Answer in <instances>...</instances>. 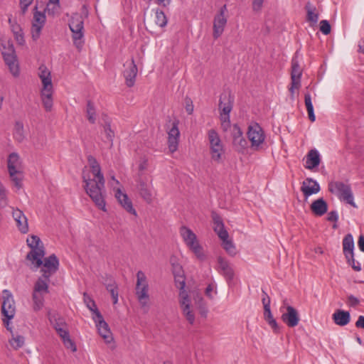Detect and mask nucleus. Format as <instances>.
Masks as SVG:
<instances>
[{
    "label": "nucleus",
    "mask_w": 364,
    "mask_h": 364,
    "mask_svg": "<svg viewBox=\"0 0 364 364\" xmlns=\"http://www.w3.org/2000/svg\"><path fill=\"white\" fill-rule=\"evenodd\" d=\"M93 178H90V175L82 172V181L85 183L84 188L86 193L91 198L95 205L100 210L106 212V203L105 194V178L101 172L100 166L96 168H91Z\"/></svg>",
    "instance_id": "f257e3e1"
},
{
    "label": "nucleus",
    "mask_w": 364,
    "mask_h": 364,
    "mask_svg": "<svg viewBox=\"0 0 364 364\" xmlns=\"http://www.w3.org/2000/svg\"><path fill=\"white\" fill-rule=\"evenodd\" d=\"M43 87L41 90V98L46 112H50L53 105V86L50 70H41L38 73Z\"/></svg>",
    "instance_id": "f03ea898"
},
{
    "label": "nucleus",
    "mask_w": 364,
    "mask_h": 364,
    "mask_svg": "<svg viewBox=\"0 0 364 364\" xmlns=\"http://www.w3.org/2000/svg\"><path fill=\"white\" fill-rule=\"evenodd\" d=\"M212 218L214 224L213 230L222 240L223 247L229 255L235 256L237 253L236 247L232 241L229 240V235L225 228L222 218L215 213H213Z\"/></svg>",
    "instance_id": "7ed1b4c3"
},
{
    "label": "nucleus",
    "mask_w": 364,
    "mask_h": 364,
    "mask_svg": "<svg viewBox=\"0 0 364 364\" xmlns=\"http://www.w3.org/2000/svg\"><path fill=\"white\" fill-rule=\"evenodd\" d=\"M26 242L31 248V251L26 255V259L31 261L35 264L36 268L41 267L46 254L42 241L38 236L31 235L27 238Z\"/></svg>",
    "instance_id": "20e7f679"
},
{
    "label": "nucleus",
    "mask_w": 364,
    "mask_h": 364,
    "mask_svg": "<svg viewBox=\"0 0 364 364\" xmlns=\"http://www.w3.org/2000/svg\"><path fill=\"white\" fill-rule=\"evenodd\" d=\"M328 191L336 195L341 201L357 208L354 202L353 193L350 184L343 181H331L328 183Z\"/></svg>",
    "instance_id": "39448f33"
},
{
    "label": "nucleus",
    "mask_w": 364,
    "mask_h": 364,
    "mask_svg": "<svg viewBox=\"0 0 364 364\" xmlns=\"http://www.w3.org/2000/svg\"><path fill=\"white\" fill-rule=\"evenodd\" d=\"M135 294L141 307L144 312L149 310V284L145 274L139 270L136 273Z\"/></svg>",
    "instance_id": "423d86ee"
},
{
    "label": "nucleus",
    "mask_w": 364,
    "mask_h": 364,
    "mask_svg": "<svg viewBox=\"0 0 364 364\" xmlns=\"http://www.w3.org/2000/svg\"><path fill=\"white\" fill-rule=\"evenodd\" d=\"M69 28L73 33V41L77 49H81L84 44V18L78 13L72 15L69 20Z\"/></svg>",
    "instance_id": "0eeeda50"
},
{
    "label": "nucleus",
    "mask_w": 364,
    "mask_h": 364,
    "mask_svg": "<svg viewBox=\"0 0 364 364\" xmlns=\"http://www.w3.org/2000/svg\"><path fill=\"white\" fill-rule=\"evenodd\" d=\"M21 167V161L18 154L15 152L10 154L8 158V171L11 181L18 189L22 187L23 176L20 170Z\"/></svg>",
    "instance_id": "6e6552de"
},
{
    "label": "nucleus",
    "mask_w": 364,
    "mask_h": 364,
    "mask_svg": "<svg viewBox=\"0 0 364 364\" xmlns=\"http://www.w3.org/2000/svg\"><path fill=\"white\" fill-rule=\"evenodd\" d=\"M247 135L251 143V148L255 151L259 150L265 140L264 132L262 127L257 122H252L248 126Z\"/></svg>",
    "instance_id": "1a4fd4ad"
},
{
    "label": "nucleus",
    "mask_w": 364,
    "mask_h": 364,
    "mask_svg": "<svg viewBox=\"0 0 364 364\" xmlns=\"http://www.w3.org/2000/svg\"><path fill=\"white\" fill-rule=\"evenodd\" d=\"M1 314L9 319H13L16 314L15 301L12 293L8 290L2 291Z\"/></svg>",
    "instance_id": "9d476101"
},
{
    "label": "nucleus",
    "mask_w": 364,
    "mask_h": 364,
    "mask_svg": "<svg viewBox=\"0 0 364 364\" xmlns=\"http://www.w3.org/2000/svg\"><path fill=\"white\" fill-rule=\"evenodd\" d=\"M59 265V259L55 254H52L43 259L41 272L44 275V277L50 278L57 272Z\"/></svg>",
    "instance_id": "9b49d317"
},
{
    "label": "nucleus",
    "mask_w": 364,
    "mask_h": 364,
    "mask_svg": "<svg viewBox=\"0 0 364 364\" xmlns=\"http://www.w3.org/2000/svg\"><path fill=\"white\" fill-rule=\"evenodd\" d=\"M179 304L186 320L190 324H193L195 322V315L191 310V300L187 292H182L181 294Z\"/></svg>",
    "instance_id": "f8f14e48"
},
{
    "label": "nucleus",
    "mask_w": 364,
    "mask_h": 364,
    "mask_svg": "<svg viewBox=\"0 0 364 364\" xmlns=\"http://www.w3.org/2000/svg\"><path fill=\"white\" fill-rule=\"evenodd\" d=\"M98 329L100 335L105 339L106 343H110L112 341V333L108 324L104 320L101 313H97V317H93Z\"/></svg>",
    "instance_id": "ddd939ff"
},
{
    "label": "nucleus",
    "mask_w": 364,
    "mask_h": 364,
    "mask_svg": "<svg viewBox=\"0 0 364 364\" xmlns=\"http://www.w3.org/2000/svg\"><path fill=\"white\" fill-rule=\"evenodd\" d=\"M286 309L287 311L282 315V320L290 328L296 326L300 320L298 311L289 305L287 306Z\"/></svg>",
    "instance_id": "4468645a"
},
{
    "label": "nucleus",
    "mask_w": 364,
    "mask_h": 364,
    "mask_svg": "<svg viewBox=\"0 0 364 364\" xmlns=\"http://www.w3.org/2000/svg\"><path fill=\"white\" fill-rule=\"evenodd\" d=\"M226 6L224 5L220 11V13L215 16L213 22V37L217 39L221 36L224 31V27L227 23V19L225 17V11Z\"/></svg>",
    "instance_id": "2eb2a0df"
},
{
    "label": "nucleus",
    "mask_w": 364,
    "mask_h": 364,
    "mask_svg": "<svg viewBox=\"0 0 364 364\" xmlns=\"http://www.w3.org/2000/svg\"><path fill=\"white\" fill-rule=\"evenodd\" d=\"M11 208L12 209V217L16 223L18 230L23 234L27 233L29 230L27 218L19 209H15L13 207H11Z\"/></svg>",
    "instance_id": "dca6fc26"
},
{
    "label": "nucleus",
    "mask_w": 364,
    "mask_h": 364,
    "mask_svg": "<svg viewBox=\"0 0 364 364\" xmlns=\"http://www.w3.org/2000/svg\"><path fill=\"white\" fill-rule=\"evenodd\" d=\"M321 190L319 183L311 178H306L301 185V191L306 198L313 194H316Z\"/></svg>",
    "instance_id": "f3484780"
},
{
    "label": "nucleus",
    "mask_w": 364,
    "mask_h": 364,
    "mask_svg": "<svg viewBox=\"0 0 364 364\" xmlns=\"http://www.w3.org/2000/svg\"><path fill=\"white\" fill-rule=\"evenodd\" d=\"M178 121H174L172 127L168 132V149L171 153L176 151L178 149V138L180 132L178 128Z\"/></svg>",
    "instance_id": "a211bd4d"
},
{
    "label": "nucleus",
    "mask_w": 364,
    "mask_h": 364,
    "mask_svg": "<svg viewBox=\"0 0 364 364\" xmlns=\"http://www.w3.org/2000/svg\"><path fill=\"white\" fill-rule=\"evenodd\" d=\"M115 197L124 210L130 214L136 215V212L133 207L132 202L129 198L127 194L123 193L119 188H117L115 193Z\"/></svg>",
    "instance_id": "6ab92c4d"
},
{
    "label": "nucleus",
    "mask_w": 364,
    "mask_h": 364,
    "mask_svg": "<svg viewBox=\"0 0 364 364\" xmlns=\"http://www.w3.org/2000/svg\"><path fill=\"white\" fill-rule=\"evenodd\" d=\"M219 271L228 281H231L234 277V271L229 262L224 257L220 256L218 257Z\"/></svg>",
    "instance_id": "aec40b11"
},
{
    "label": "nucleus",
    "mask_w": 364,
    "mask_h": 364,
    "mask_svg": "<svg viewBox=\"0 0 364 364\" xmlns=\"http://www.w3.org/2000/svg\"><path fill=\"white\" fill-rule=\"evenodd\" d=\"M234 98L230 92H223L220 95L219 109L224 113H230L233 107Z\"/></svg>",
    "instance_id": "412c9836"
},
{
    "label": "nucleus",
    "mask_w": 364,
    "mask_h": 364,
    "mask_svg": "<svg viewBox=\"0 0 364 364\" xmlns=\"http://www.w3.org/2000/svg\"><path fill=\"white\" fill-rule=\"evenodd\" d=\"M55 331L58 333V335L60 337L64 346L67 348H70L73 352L77 350V348L75 343L70 338L68 326H66L65 328H58V329L55 330Z\"/></svg>",
    "instance_id": "4be33fe9"
},
{
    "label": "nucleus",
    "mask_w": 364,
    "mask_h": 364,
    "mask_svg": "<svg viewBox=\"0 0 364 364\" xmlns=\"http://www.w3.org/2000/svg\"><path fill=\"white\" fill-rule=\"evenodd\" d=\"M333 322L340 326H345L350 321V314L349 311L342 309H337L332 315Z\"/></svg>",
    "instance_id": "5701e85b"
},
{
    "label": "nucleus",
    "mask_w": 364,
    "mask_h": 364,
    "mask_svg": "<svg viewBox=\"0 0 364 364\" xmlns=\"http://www.w3.org/2000/svg\"><path fill=\"white\" fill-rule=\"evenodd\" d=\"M321 162L320 154L316 149L310 150L306 156L305 168L312 170L318 167Z\"/></svg>",
    "instance_id": "b1692460"
},
{
    "label": "nucleus",
    "mask_w": 364,
    "mask_h": 364,
    "mask_svg": "<svg viewBox=\"0 0 364 364\" xmlns=\"http://www.w3.org/2000/svg\"><path fill=\"white\" fill-rule=\"evenodd\" d=\"M137 182V189L140 196L143 198L144 200L148 203H151L152 200V194L151 191L149 189L146 181L143 180L140 176H139V178L136 181Z\"/></svg>",
    "instance_id": "393cba45"
},
{
    "label": "nucleus",
    "mask_w": 364,
    "mask_h": 364,
    "mask_svg": "<svg viewBox=\"0 0 364 364\" xmlns=\"http://www.w3.org/2000/svg\"><path fill=\"white\" fill-rule=\"evenodd\" d=\"M311 210L315 215L322 216L328 210V204L323 198H318L311 203Z\"/></svg>",
    "instance_id": "a878e982"
},
{
    "label": "nucleus",
    "mask_w": 364,
    "mask_h": 364,
    "mask_svg": "<svg viewBox=\"0 0 364 364\" xmlns=\"http://www.w3.org/2000/svg\"><path fill=\"white\" fill-rule=\"evenodd\" d=\"M48 318L50 321V323L55 330L58 329V328H65L68 326L65 318L56 311L52 312L49 311L48 312Z\"/></svg>",
    "instance_id": "bb28decb"
},
{
    "label": "nucleus",
    "mask_w": 364,
    "mask_h": 364,
    "mask_svg": "<svg viewBox=\"0 0 364 364\" xmlns=\"http://www.w3.org/2000/svg\"><path fill=\"white\" fill-rule=\"evenodd\" d=\"M305 10L306 11V21L310 23L311 26H314L317 23L319 16L316 6L310 2H307L305 5Z\"/></svg>",
    "instance_id": "cd10ccee"
},
{
    "label": "nucleus",
    "mask_w": 364,
    "mask_h": 364,
    "mask_svg": "<svg viewBox=\"0 0 364 364\" xmlns=\"http://www.w3.org/2000/svg\"><path fill=\"white\" fill-rule=\"evenodd\" d=\"M180 234L188 247L193 245V243L198 241L196 234L190 228L186 226H182L181 228Z\"/></svg>",
    "instance_id": "c85d7f7f"
},
{
    "label": "nucleus",
    "mask_w": 364,
    "mask_h": 364,
    "mask_svg": "<svg viewBox=\"0 0 364 364\" xmlns=\"http://www.w3.org/2000/svg\"><path fill=\"white\" fill-rule=\"evenodd\" d=\"M264 318L275 333H278L279 332V326L272 316L270 306H267V305H266V306L264 307Z\"/></svg>",
    "instance_id": "c756f323"
},
{
    "label": "nucleus",
    "mask_w": 364,
    "mask_h": 364,
    "mask_svg": "<svg viewBox=\"0 0 364 364\" xmlns=\"http://www.w3.org/2000/svg\"><path fill=\"white\" fill-rule=\"evenodd\" d=\"M50 282V278L44 277V275L42 274L41 277H40L37 281L36 282L34 287H33V291L43 293V294H48L49 292L48 291V283Z\"/></svg>",
    "instance_id": "7c9ffc66"
},
{
    "label": "nucleus",
    "mask_w": 364,
    "mask_h": 364,
    "mask_svg": "<svg viewBox=\"0 0 364 364\" xmlns=\"http://www.w3.org/2000/svg\"><path fill=\"white\" fill-rule=\"evenodd\" d=\"M343 252L345 256L354 253V240L350 233L347 234L343 239Z\"/></svg>",
    "instance_id": "2f4dec72"
},
{
    "label": "nucleus",
    "mask_w": 364,
    "mask_h": 364,
    "mask_svg": "<svg viewBox=\"0 0 364 364\" xmlns=\"http://www.w3.org/2000/svg\"><path fill=\"white\" fill-rule=\"evenodd\" d=\"M105 285L106 286L107 290L109 291L112 296L113 304H116L118 301V287L116 282L110 278L105 281Z\"/></svg>",
    "instance_id": "473e14b6"
},
{
    "label": "nucleus",
    "mask_w": 364,
    "mask_h": 364,
    "mask_svg": "<svg viewBox=\"0 0 364 364\" xmlns=\"http://www.w3.org/2000/svg\"><path fill=\"white\" fill-rule=\"evenodd\" d=\"M44 295L45 294L33 291V309L35 311H40L44 305Z\"/></svg>",
    "instance_id": "72a5a7b5"
},
{
    "label": "nucleus",
    "mask_w": 364,
    "mask_h": 364,
    "mask_svg": "<svg viewBox=\"0 0 364 364\" xmlns=\"http://www.w3.org/2000/svg\"><path fill=\"white\" fill-rule=\"evenodd\" d=\"M210 154L211 159L218 163L222 161V156L225 153L224 147L223 144L217 146H210Z\"/></svg>",
    "instance_id": "f704fd0d"
},
{
    "label": "nucleus",
    "mask_w": 364,
    "mask_h": 364,
    "mask_svg": "<svg viewBox=\"0 0 364 364\" xmlns=\"http://www.w3.org/2000/svg\"><path fill=\"white\" fill-rule=\"evenodd\" d=\"M302 70H291V86L289 88V91L293 93L294 89H299L301 84Z\"/></svg>",
    "instance_id": "c9c22d12"
},
{
    "label": "nucleus",
    "mask_w": 364,
    "mask_h": 364,
    "mask_svg": "<svg viewBox=\"0 0 364 364\" xmlns=\"http://www.w3.org/2000/svg\"><path fill=\"white\" fill-rule=\"evenodd\" d=\"M137 73L138 70H124L123 76L128 87H131L134 85Z\"/></svg>",
    "instance_id": "e433bc0d"
},
{
    "label": "nucleus",
    "mask_w": 364,
    "mask_h": 364,
    "mask_svg": "<svg viewBox=\"0 0 364 364\" xmlns=\"http://www.w3.org/2000/svg\"><path fill=\"white\" fill-rule=\"evenodd\" d=\"M14 138L18 142H22L26 136L24 134L23 124L21 122H16L14 129Z\"/></svg>",
    "instance_id": "4c0bfd02"
},
{
    "label": "nucleus",
    "mask_w": 364,
    "mask_h": 364,
    "mask_svg": "<svg viewBox=\"0 0 364 364\" xmlns=\"http://www.w3.org/2000/svg\"><path fill=\"white\" fill-rule=\"evenodd\" d=\"M304 102H305V105H306V110H307L308 115H309V119L311 122H313L316 120V116L314 114V107H313V104H312V101H311V97L309 92L306 93L304 95Z\"/></svg>",
    "instance_id": "58836bf2"
},
{
    "label": "nucleus",
    "mask_w": 364,
    "mask_h": 364,
    "mask_svg": "<svg viewBox=\"0 0 364 364\" xmlns=\"http://www.w3.org/2000/svg\"><path fill=\"white\" fill-rule=\"evenodd\" d=\"M1 45L2 46V55L16 53L13 42L11 39L6 40L1 38Z\"/></svg>",
    "instance_id": "ea45409f"
},
{
    "label": "nucleus",
    "mask_w": 364,
    "mask_h": 364,
    "mask_svg": "<svg viewBox=\"0 0 364 364\" xmlns=\"http://www.w3.org/2000/svg\"><path fill=\"white\" fill-rule=\"evenodd\" d=\"M232 144L235 149L237 152L243 153L245 150L247 148L248 142L242 136L240 138L237 137V139L232 140Z\"/></svg>",
    "instance_id": "a19ab883"
},
{
    "label": "nucleus",
    "mask_w": 364,
    "mask_h": 364,
    "mask_svg": "<svg viewBox=\"0 0 364 364\" xmlns=\"http://www.w3.org/2000/svg\"><path fill=\"white\" fill-rule=\"evenodd\" d=\"M86 113L88 121L91 124H95L96 121V111L94 104L90 100H88L87 102Z\"/></svg>",
    "instance_id": "79ce46f5"
},
{
    "label": "nucleus",
    "mask_w": 364,
    "mask_h": 364,
    "mask_svg": "<svg viewBox=\"0 0 364 364\" xmlns=\"http://www.w3.org/2000/svg\"><path fill=\"white\" fill-rule=\"evenodd\" d=\"M84 301L86 304L87 307L93 313L94 316L97 317V313H100L98 310L97 305L93 299H92L89 296L86 294H84Z\"/></svg>",
    "instance_id": "37998d69"
},
{
    "label": "nucleus",
    "mask_w": 364,
    "mask_h": 364,
    "mask_svg": "<svg viewBox=\"0 0 364 364\" xmlns=\"http://www.w3.org/2000/svg\"><path fill=\"white\" fill-rule=\"evenodd\" d=\"M156 23L161 28H164L167 25L168 19L164 12L160 9L156 10Z\"/></svg>",
    "instance_id": "c03bdc74"
},
{
    "label": "nucleus",
    "mask_w": 364,
    "mask_h": 364,
    "mask_svg": "<svg viewBox=\"0 0 364 364\" xmlns=\"http://www.w3.org/2000/svg\"><path fill=\"white\" fill-rule=\"evenodd\" d=\"M208 135L210 146L223 144L221 142L220 138L215 130H214V129L209 130Z\"/></svg>",
    "instance_id": "a18cd8bd"
},
{
    "label": "nucleus",
    "mask_w": 364,
    "mask_h": 364,
    "mask_svg": "<svg viewBox=\"0 0 364 364\" xmlns=\"http://www.w3.org/2000/svg\"><path fill=\"white\" fill-rule=\"evenodd\" d=\"M3 58L5 63L9 66V68H13L14 66H16V68H18V64L16 63L17 56L16 53L3 55Z\"/></svg>",
    "instance_id": "49530a36"
},
{
    "label": "nucleus",
    "mask_w": 364,
    "mask_h": 364,
    "mask_svg": "<svg viewBox=\"0 0 364 364\" xmlns=\"http://www.w3.org/2000/svg\"><path fill=\"white\" fill-rule=\"evenodd\" d=\"M345 257L347 260V263L350 266H351V267L353 268V270H355L356 272L361 271V269H362L361 264L359 262L355 261V259L354 258V253L347 255V256H345Z\"/></svg>",
    "instance_id": "de8ad7c7"
},
{
    "label": "nucleus",
    "mask_w": 364,
    "mask_h": 364,
    "mask_svg": "<svg viewBox=\"0 0 364 364\" xmlns=\"http://www.w3.org/2000/svg\"><path fill=\"white\" fill-rule=\"evenodd\" d=\"M188 247L199 259L203 260L205 259V255L203 252V247L200 246L198 241L193 243V245H190Z\"/></svg>",
    "instance_id": "09e8293b"
},
{
    "label": "nucleus",
    "mask_w": 364,
    "mask_h": 364,
    "mask_svg": "<svg viewBox=\"0 0 364 364\" xmlns=\"http://www.w3.org/2000/svg\"><path fill=\"white\" fill-rule=\"evenodd\" d=\"M174 281L176 287L179 289V297L181 298V294L182 292H186L185 289L186 286V281H185V276L183 275H178V276H174Z\"/></svg>",
    "instance_id": "8fccbe9b"
},
{
    "label": "nucleus",
    "mask_w": 364,
    "mask_h": 364,
    "mask_svg": "<svg viewBox=\"0 0 364 364\" xmlns=\"http://www.w3.org/2000/svg\"><path fill=\"white\" fill-rule=\"evenodd\" d=\"M9 200L7 192L3 184L0 182V208H4L8 206Z\"/></svg>",
    "instance_id": "3c124183"
},
{
    "label": "nucleus",
    "mask_w": 364,
    "mask_h": 364,
    "mask_svg": "<svg viewBox=\"0 0 364 364\" xmlns=\"http://www.w3.org/2000/svg\"><path fill=\"white\" fill-rule=\"evenodd\" d=\"M35 9L37 10V6H35ZM46 22V15L43 12L36 11L33 14V21L32 23H36L38 25L44 26Z\"/></svg>",
    "instance_id": "603ef678"
},
{
    "label": "nucleus",
    "mask_w": 364,
    "mask_h": 364,
    "mask_svg": "<svg viewBox=\"0 0 364 364\" xmlns=\"http://www.w3.org/2000/svg\"><path fill=\"white\" fill-rule=\"evenodd\" d=\"M171 264L172 265V272L173 276L183 275L184 272L180 264L176 262L173 258H171Z\"/></svg>",
    "instance_id": "864d4df0"
},
{
    "label": "nucleus",
    "mask_w": 364,
    "mask_h": 364,
    "mask_svg": "<svg viewBox=\"0 0 364 364\" xmlns=\"http://www.w3.org/2000/svg\"><path fill=\"white\" fill-rule=\"evenodd\" d=\"M10 344L14 348L18 349L21 348L24 344V337L18 335L16 337H13V338L10 341Z\"/></svg>",
    "instance_id": "5fc2aeb1"
},
{
    "label": "nucleus",
    "mask_w": 364,
    "mask_h": 364,
    "mask_svg": "<svg viewBox=\"0 0 364 364\" xmlns=\"http://www.w3.org/2000/svg\"><path fill=\"white\" fill-rule=\"evenodd\" d=\"M43 26L38 25L36 23H32V27H31V35L32 38L34 41H36L41 35V30L43 28Z\"/></svg>",
    "instance_id": "6e6d98bb"
},
{
    "label": "nucleus",
    "mask_w": 364,
    "mask_h": 364,
    "mask_svg": "<svg viewBox=\"0 0 364 364\" xmlns=\"http://www.w3.org/2000/svg\"><path fill=\"white\" fill-rule=\"evenodd\" d=\"M220 114L222 127L225 131H226L230 124V113H224L223 112H220Z\"/></svg>",
    "instance_id": "4d7b16f0"
},
{
    "label": "nucleus",
    "mask_w": 364,
    "mask_h": 364,
    "mask_svg": "<svg viewBox=\"0 0 364 364\" xmlns=\"http://www.w3.org/2000/svg\"><path fill=\"white\" fill-rule=\"evenodd\" d=\"M104 130L106 134V137L110 144V146H112L113 144V138L114 136V133L113 130L111 129V126L109 123H106L104 126Z\"/></svg>",
    "instance_id": "13d9d810"
},
{
    "label": "nucleus",
    "mask_w": 364,
    "mask_h": 364,
    "mask_svg": "<svg viewBox=\"0 0 364 364\" xmlns=\"http://www.w3.org/2000/svg\"><path fill=\"white\" fill-rule=\"evenodd\" d=\"M319 29L323 35H328L331 31V26L329 21L327 20L321 21Z\"/></svg>",
    "instance_id": "bf43d9fd"
},
{
    "label": "nucleus",
    "mask_w": 364,
    "mask_h": 364,
    "mask_svg": "<svg viewBox=\"0 0 364 364\" xmlns=\"http://www.w3.org/2000/svg\"><path fill=\"white\" fill-rule=\"evenodd\" d=\"M242 136H243V133H242L241 129L237 124H235L232 127V140H235V139H237V137L240 138Z\"/></svg>",
    "instance_id": "052dcab7"
},
{
    "label": "nucleus",
    "mask_w": 364,
    "mask_h": 364,
    "mask_svg": "<svg viewBox=\"0 0 364 364\" xmlns=\"http://www.w3.org/2000/svg\"><path fill=\"white\" fill-rule=\"evenodd\" d=\"M8 22L10 25L13 33L23 31L21 26L16 21H13L11 18H9Z\"/></svg>",
    "instance_id": "680f3d73"
},
{
    "label": "nucleus",
    "mask_w": 364,
    "mask_h": 364,
    "mask_svg": "<svg viewBox=\"0 0 364 364\" xmlns=\"http://www.w3.org/2000/svg\"><path fill=\"white\" fill-rule=\"evenodd\" d=\"M33 0H20V6L22 15H24L28 6L33 3Z\"/></svg>",
    "instance_id": "e2e57ef3"
},
{
    "label": "nucleus",
    "mask_w": 364,
    "mask_h": 364,
    "mask_svg": "<svg viewBox=\"0 0 364 364\" xmlns=\"http://www.w3.org/2000/svg\"><path fill=\"white\" fill-rule=\"evenodd\" d=\"M13 34L16 41L18 45L23 46L25 44L24 33L23 31L18 33H14Z\"/></svg>",
    "instance_id": "0e129e2a"
},
{
    "label": "nucleus",
    "mask_w": 364,
    "mask_h": 364,
    "mask_svg": "<svg viewBox=\"0 0 364 364\" xmlns=\"http://www.w3.org/2000/svg\"><path fill=\"white\" fill-rule=\"evenodd\" d=\"M360 303V301L359 299L354 296L353 295H349L348 296V301H347V304L350 307H355L356 306H358Z\"/></svg>",
    "instance_id": "69168bd1"
},
{
    "label": "nucleus",
    "mask_w": 364,
    "mask_h": 364,
    "mask_svg": "<svg viewBox=\"0 0 364 364\" xmlns=\"http://www.w3.org/2000/svg\"><path fill=\"white\" fill-rule=\"evenodd\" d=\"M59 8L60 5L57 6L56 4H47L46 11L48 15L54 16L55 13L58 12Z\"/></svg>",
    "instance_id": "338daca9"
},
{
    "label": "nucleus",
    "mask_w": 364,
    "mask_h": 364,
    "mask_svg": "<svg viewBox=\"0 0 364 364\" xmlns=\"http://www.w3.org/2000/svg\"><path fill=\"white\" fill-rule=\"evenodd\" d=\"M186 102V111L188 114H191L193 112V105L191 98L186 97L185 100Z\"/></svg>",
    "instance_id": "774afa93"
}]
</instances>
